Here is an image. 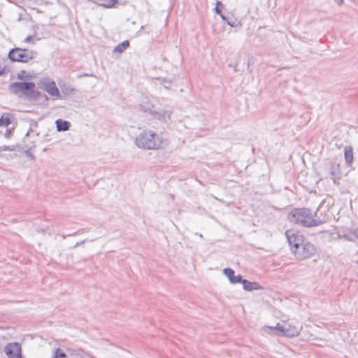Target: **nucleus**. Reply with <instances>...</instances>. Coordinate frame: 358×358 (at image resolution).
Segmentation results:
<instances>
[{
    "mask_svg": "<svg viewBox=\"0 0 358 358\" xmlns=\"http://www.w3.org/2000/svg\"><path fill=\"white\" fill-rule=\"evenodd\" d=\"M344 155L346 164L351 165L353 162V150L351 146H347L345 148Z\"/></svg>",
    "mask_w": 358,
    "mask_h": 358,
    "instance_id": "obj_14",
    "label": "nucleus"
},
{
    "mask_svg": "<svg viewBox=\"0 0 358 358\" xmlns=\"http://www.w3.org/2000/svg\"><path fill=\"white\" fill-rule=\"evenodd\" d=\"M55 124L58 131H68L71 127V123L69 122L62 119L57 120Z\"/></svg>",
    "mask_w": 358,
    "mask_h": 358,
    "instance_id": "obj_12",
    "label": "nucleus"
},
{
    "mask_svg": "<svg viewBox=\"0 0 358 358\" xmlns=\"http://www.w3.org/2000/svg\"><path fill=\"white\" fill-rule=\"evenodd\" d=\"M171 83V82L167 79L164 78L162 80V84H163L164 87L166 89H169L170 87Z\"/></svg>",
    "mask_w": 358,
    "mask_h": 358,
    "instance_id": "obj_22",
    "label": "nucleus"
},
{
    "mask_svg": "<svg viewBox=\"0 0 358 358\" xmlns=\"http://www.w3.org/2000/svg\"><path fill=\"white\" fill-rule=\"evenodd\" d=\"M10 134H11V131L10 129H7L4 134V136L6 138H9L10 137Z\"/></svg>",
    "mask_w": 358,
    "mask_h": 358,
    "instance_id": "obj_29",
    "label": "nucleus"
},
{
    "mask_svg": "<svg viewBox=\"0 0 358 358\" xmlns=\"http://www.w3.org/2000/svg\"><path fill=\"white\" fill-rule=\"evenodd\" d=\"M11 123L10 119L8 115L3 114L0 118V126H8Z\"/></svg>",
    "mask_w": 358,
    "mask_h": 358,
    "instance_id": "obj_17",
    "label": "nucleus"
},
{
    "mask_svg": "<svg viewBox=\"0 0 358 358\" xmlns=\"http://www.w3.org/2000/svg\"><path fill=\"white\" fill-rule=\"evenodd\" d=\"M16 147L15 145H8L7 151H14Z\"/></svg>",
    "mask_w": 358,
    "mask_h": 358,
    "instance_id": "obj_30",
    "label": "nucleus"
},
{
    "mask_svg": "<svg viewBox=\"0 0 358 358\" xmlns=\"http://www.w3.org/2000/svg\"><path fill=\"white\" fill-rule=\"evenodd\" d=\"M222 3L220 2V1H217V3H216V6L215 8V10L216 12V13L219 14V15H221V10L219 8V6H222Z\"/></svg>",
    "mask_w": 358,
    "mask_h": 358,
    "instance_id": "obj_24",
    "label": "nucleus"
},
{
    "mask_svg": "<svg viewBox=\"0 0 358 358\" xmlns=\"http://www.w3.org/2000/svg\"><path fill=\"white\" fill-rule=\"evenodd\" d=\"M243 289L246 291L257 290L261 288L259 285L256 282H250L247 280H244L243 282Z\"/></svg>",
    "mask_w": 358,
    "mask_h": 358,
    "instance_id": "obj_13",
    "label": "nucleus"
},
{
    "mask_svg": "<svg viewBox=\"0 0 358 358\" xmlns=\"http://www.w3.org/2000/svg\"><path fill=\"white\" fill-rule=\"evenodd\" d=\"M63 92L66 94H70L72 93L74 91V89L72 87H66L65 89H62Z\"/></svg>",
    "mask_w": 358,
    "mask_h": 358,
    "instance_id": "obj_25",
    "label": "nucleus"
},
{
    "mask_svg": "<svg viewBox=\"0 0 358 358\" xmlns=\"http://www.w3.org/2000/svg\"><path fill=\"white\" fill-rule=\"evenodd\" d=\"M37 126H38L37 122L31 120L30 121V127H29V130L27 131L25 136H28L29 135V134L33 131V128L34 127L36 128V127H37Z\"/></svg>",
    "mask_w": 358,
    "mask_h": 358,
    "instance_id": "obj_20",
    "label": "nucleus"
},
{
    "mask_svg": "<svg viewBox=\"0 0 358 358\" xmlns=\"http://www.w3.org/2000/svg\"><path fill=\"white\" fill-rule=\"evenodd\" d=\"M8 145L0 146V152L7 151Z\"/></svg>",
    "mask_w": 358,
    "mask_h": 358,
    "instance_id": "obj_31",
    "label": "nucleus"
},
{
    "mask_svg": "<svg viewBox=\"0 0 358 358\" xmlns=\"http://www.w3.org/2000/svg\"><path fill=\"white\" fill-rule=\"evenodd\" d=\"M339 236L342 238H343L344 240H346V241H353V238H352V236L349 234H341L339 235Z\"/></svg>",
    "mask_w": 358,
    "mask_h": 358,
    "instance_id": "obj_21",
    "label": "nucleus"
},
{
    "mask_svg": "<svg viewBox=\"0 0 358 358\" xmlns=\"http://www.w3.org/2000/svg\"><path fill=\"white\" fill-rule=\"evenodd\" d=\"M243 281H244V279H243L241 275H234L231 280H230V282L232 283V284H236V283H242L243 284Z\"/></svg>",
    "mask_w": 358,
    "mask_h": 358,
    "instance_id": "obj_19",
    "label": "nucleus"
},
{
    "mask_svg": "<svg viewBox=\"0 0 358 358\" xmlns=\"http://www.w3.org/2000/svg\"><path fill=\"white\" fill-rule=\"evenodd\" d=\"M83 242H84V241H81L80 243H77L75 245V246H74V247L76 248V247L78 246L80 243H83Z\"/></svg>",
    "mask_w": 358,
    "mask_h": 358,
    "instance_id": "obj_35",
    "label": "nucleus"
},
{
    "mask_svg": "<svg viewBox=\"0 0 358 358\" xmlns=\"http://www.w3.org/2000/svg\"><path fill=\"white\" fill-rule=\"evenodd\" d=\"M66 354L62 351L60 348H57L54 350L52 358H66Z\"/></svg>",
    "mask_w": 358,
    "mask_h": 358,
    "instance_id": "obj_16",
    "label": "nucleus"
},
{
    "mask_svg": "<svg viewBox=\"0 0 358 358\" xmlns=\"http://www.w3.org/2000/svg\"><path fill=\"white\" fill-rule=\"evenodd\" d=\"M292 252L297 259H306L313 257L316 252V249L311 243L304 241L299 249L292 250Z\"/></svg>",
    "mask_w": 358,
    "mask_h": 358,
    "instance_id": "obj_7",
    "label": "nucleus"
},
{
    "mask_svg": "<svg viewBox=\"0 0 358 358\" xmlns=\"http://www.w3.org/2000/svg\"><path fill=\"white\" fill-rule=\"evenodd\" d=\"M33 36H27L24 40V42L25 43H31V42H33Z\"/></svg>",
    "mask_w": 358,
    "mask_h": 358,
    "instance_id": "obj_27",
    "label": "nucleus"
},
{
    "mask_svg": "<svg viewBox=\"0 0 358 358\" xmlns=\"http://www.w3.org/2000/svg\"><path fill=\"white\" fill-rule=\"evenodd\" d=\"M224 274L228 278L229 280H231L234 275V271L229 268H226L223 270Z\"/></svg>",
    "mask_w": 358,
    "mask_h": 358,
    "instance_id": "obj_18",
    "label": "nucleus"
},
{
    "mask_svg": "<svg viewBox=\"0 0 358 358\" xmlns=\"http://www.w3.org/2000/svg\"><path fill=\"white\" fill-rule=\"evenodd\" d=\"M316 213L308 208H296L289 214V220L296 224L306 227H312L320 225L322 222L315 218Z\"/></svg>",
    "mask_w": 358,
    "mask_h": 358,
    "instance_id": "obj_2",
    "label": "nucleus"
},
{
    "mask_svg": "<svg viewBox=\"0 0 358 358\" xmlns=\"http://www.w3.org/2000/svg\"><path fill=\"white\" fill-rule=\"evenodd\" d=\"M351 233L358 239V228L351 231Z\"/></svg>",
    "mask_w": 358,
    "mask_h": 358,
    "instance_id": "obj_28",
    "label": "nucleus"
},
{
    "mask_svg": "<svg viewBox=\"0 0 358 358\" xmlns=\"http://www.w3.org/2000/svg\"><path fill=\"white\" fill-rule=\"evenodd\" d=\"M302 327L300 325H291L288 323L280 324L278 323L275 327L266 326L262 329L263 334H270L273 330H278L282 335L287 337H294L300 334Z\"/></svg>",
    "mask_w": 358,
    "mask_h": 358,
    "instance_id": "obj_5",
    "label": "nucleus"
},
{
    "mask_svg": "<svg viewBox=\"0 0 358 358\" xmlns=\"http://www.w3.org/2000/svg\"><path fill=\"white\" fill-rule=\"evenodd\" d=\"M136 145L144 150H159L163 149L169 145L166 136L160 132L145 129L136 138Z\"/></svg>",
    "mask_w": 358,
    "mask_h": 358,
    "instance_id": "obj_1",
    "label": "nucleus"
},
{
    "mask_svg": "<svg viewBox=\"0 0 358 358\" xmlns=\"http://www.w3.org/2000/svg\"><path fill=\"white\" fill-rule=\"evenodd\" d=\"M220 15V17H221L224 20H227V17H226L224 15H222V14L221 13V15Z\"/></svg>",
    "mask_w": 358,
    "mask_h": 358,
    "instance_id": "obj_34",
    "label": "nucleus"
},
{
    "mask_svg": "<svg viewBox=\"0 0 358 358\" xmlns=\"http://www.w3.org/2000/svg\"><path fill=\"white\" fill-rule=\"evenodd\" d=\"M286 236L292 250L299 249V247L304 242L303 236L299 232L288 230L286 231Z\"/></svg>",
    "mask_w": 358,
    "mask_h": 358,
    "instance_id": "obj_9",
    "label": "nucleus"
},
{
    "mask_svg": "<svg viewBox=\"0 0 358 358\" xmlns=\"http://www.w3.org/2000/svg\"><path fill=\"white\" fill-rule=\"evenodd\" d=\"M328 172L334 184L338 185L341 178V171L339 164L331 162L328 166Z\"/></svg>",
    "mask_w": 358,
    "mask_h": 358,
    "instance_id": "obj_10",
    "label": "nucleus"
},
{
    "mask_svg": "<svg viewBox=\"0 0 358 358\" xmlns=\"http://www.w3.org/2000/svg\"><path fill=\"white\" fill-rule=\"evenodd\" d=\"M140 109L145 113H150L153 116L162 121H167L171 118V112L168 110H162L155 112L153 110L154 105L150 98L143 96L139 103Z\"/></svg>",
    "mask_w": 358,
    "mask_h": 358,
    "instance_id": "obj_4",
    "label": "nucleus"
},
{
    "mask_svg": "<svg viewBox=\"0 0 358 358\" xmlns=\"http://www.w3.org/2000/svg\"><path fill=\"white\" fill-rule=\"evenodd\" d=\"M5 352L8 358H22L21 348L18 343H9L5 347Z\"/></svg>",
    "mask_w": 358,
    "mask_h": 358,
    "instance_id": "obj_11",
    "label": "nucleus"
},
{
    "mask_svg": "<svg viewBox=\"0 0 358 358\" xmlns=\"http://www.w3.org/2000/svg\"><path fill=\"white\" fill-rule=\"evenodd\" d=\"M35 87L34 82H14L9 85L8 90L14 94L22 92L29 101H34L40 97V93L35 90Z\"/></svg>",
    "mask_w": 358,
    "mask_h": 358,
    "instance_id": "obj_3",
    "label": "nucleus"
},
{
    "mask_svg": "<svg viewBox=\"0 0 358 358\" xmlns=\"http://www.w3.org/2000/svg\"><path fill=\"white\" fill-rule=\"evenodd\" d=\"M129 41L128 40L124 41L123 42L118 44L113 48V53L121 54L125 51L127 48L129 47Z\"/></svg>",
    "mask_w": 358,
    "mask_h": 358,
    "instance_id": "obj_15",
    "label": "nucleus"
},
{
    "mask_svg": "<svg viewBox=\"0 0 358 358\" xmlns=\"http://www.w3.org/2000/svg\"><path fill=\"white\" fill-rule=\"evenodd\" d=\"M38 87L45 91L49 95L59 97L60 93L54 80L48 77H43L37 83Z\"/></svg>",
    "mask_w": 358,
    "mask_h": 358,
    "instance_id": "obj_8",
    "label": "nucleus"
},
{
    "mask_svg": "<svg viewBox=\"0 0 358 358\" xmlns=\"http://www.w3.org/2000/svg\"><path fill=\"white\" fill-rule=\"evenodd\" d=\"M335 2L338 4V5H341L343 3V0H334Z\"/></svg>",
    "mask_w": 358,
    "mask_h": 358,
    "instance_id": "obj_32",
    "label": "nucleus"
},
{
    "mask_svg": "<svg viewBox=\"0 0 358 358\" xmlns=\"http://www.w3.org/2000/svg\"><path fill=\"white\" fill-rule=\"evenodd\" d=\"M24 73H25V71H21L20 73H17V78L19 80H23Z\"/></svg>",
    "mask_w": 358,
    "mask_h": 358,
    "instance_id": "obj_26",
    "label": "nucleus"
},
{
    "mask_svg": "<svg viewBox=\"0 0 358 358\" xmlns=\"http://www.w3.org/2000/svg\"><path fill=\"white\" fill-rule=\"evenodd\" d=\"M32 147H30L29 149H27L26 151H25V154L26 155L29 157L30 159H35V156L30 152V149H31Z\"/></svg>",
    "mask_w": 358,
    "mask_h": 358,
    "instance_id": "obj_23",
    "label": "nucleus"
},
{
    "mask_svg": "<svg viewBox=\"0 0 358 358\" xmlns=\"http://www.w3.org/2000/svg\"><path fill=\"white\" fill-rule=\"evenodd\" d=\"M8 56L13 62L27 63L36 57L37 52L33 50L15 48L9 51Z\"/></svg>",
    "mask_w": 358,
    "mask_h": 358,
    "instance_id": "obj_6",
    "label": "nucleus"
},
{
    "mask_svg": "<svg viewBox=\"0 0 358 358\" xmlns=\"http://www.w3.org/2000/svg\"><path fill=\"white\" fill-rule=\"evenodd\" d=\"M225 21H226V22H227V24H228L229 25H230L231 27H234V23H233V22H230V20H228L227 19V20H225Z\"/></svg>",
    "mask_w": 358,
    "mask_h": 358,
    "instance_id": "obj_33",
    "label": "nucleus"
},
{
    "mask_svg": "<svg viewBox=\"0 0 358 358\" xmlns=\"http://www.w3.org/2000/svg\"><path fill=\"white\" fill-rule=\"evenodd\" d=\"M113 6H115V5L117 3V0H113Z\"/></svg>",
    "mask_w": 358,
    "mask_h": 358,
    "instance_id": "obj_36",
    "label": "nucleus"
}]
</instances>
